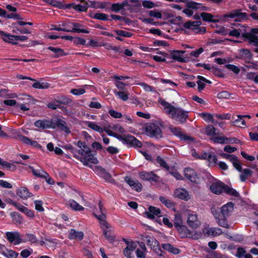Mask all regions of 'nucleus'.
<instances>
[{
  "label": "nucleus",
  "mask_w": 258,
  "mask_h": 258,
  "mask_svg": "<svg viewBox=\"0 0 258 258\" xmlns=\"http://www.w3.org/2000/svg\"><path fill=\"white\" fill-rule=\"evenodd\" d=\"M77 146L79 149L75 152L74 157L80 160L84 165L91 167L90 164H96L98 163L95 154L92 153L90 148L85 142L79 141L77 142Z\"/></svg>",
  "instance_id": "obj_1"
},
{
  "label": "nucleus",
  "mask_w": 258,
  "mask_h": 258,
  "mask_svg": "<svg viewBox=\"0 0 258 258\" xmlns=\"http://www.w3.org/2000/svg\"><path fill=\"white\" fill-rule=\"evenodd\" d=\"M163 107L165 112L172 119L179 123L184 122L188 117V111H185L180 107H176L163 100L159 101Z\"/></svg>",
  "instance_id": "obj_2"
},
{
  "label": "nucleus",
  "mask_w": 258,
  "mask_h": 258,
  "mask_svg": "<svg viewBox=\"0 0 258 258\" xmlns=\"http://www.w3.org/2000/svg\"><path fill=\"white\" fill-rule=\"evenodd\" d=\"M99 211H94L93 215L99 220L101 228L103 231L106 238L108 239H112V236L110 234L111 226L106 221V210L103 208L101 202L99 204Z\"/></svg>",
  "instance_id": "obj_3"
},
{
  "label": "nucleus",
  "mask_w": 258,
  "mask_h": 258,
  "mask_svg": "<svg viewBox=\"0 0 258 258\" xmlns=\"http://www.w3.org/2000/svg\"><path fill=\"white\" fill-rule=\"evenodd\" d=\"M201 21H188L183 24V27L188 30V32L193 34H203L206 32L205 27L201 25Z\"/></svg>",
  "instance_id": "obj_4"
},
{
  "label": "nucleus",
  "mask_w": 258,
  "mask_h": 258,
  "mask_svg": "<svg viewBox=\"0 0 258 258\" xmlns=\"http://www.w3.org/2000/svg\"><path fill=\"white\" fill-rule=\"evenodd\" d=\"M105 131L109 136L114 137L119 140L123 141L126 144L139 147L142 146V143L133 136L128 135L122 136L111 131L106 130Z\"/></svg>",
  "instance_id": "obj_5"
},
{
  "label": "nucleus",
  "mask_w": 258,
  "mask_h": 258,
  "mask_svg": "<svg viewBox=\"0 0 258 258\" xmlns=\"http://www.w3.org/2000/svg\"><path fill=\"white\" fill-rule=\"evenodd\" d=\"M181 238H190L198 239L202 236L201 232L191 231L186 226L181 225L176 228Z\"/></svg>",
  "instance_id": "obj_6"
},
{
  "label": "nucleus",
  "mask_w": 258,
  "mask_h": 258,
  "mask_svg": "<svg viewBox=\"0 0 258 258\" xmlns=\"http://www.w3.org/2000/svg\"><path fill=\"white\" fill-rule=\"evenodd\" d=\"M6 237L10 243L15 245L20 244L22 241L21 234L18 231L7 232Z\"/></svg>",
  "instance_id": "obj_7"
},
{
  "label": "nucleus",
  "mask_w": 258,
  "mask_h": 258,
  "mask_svg": "<svg viewBox=\"0 0 258 258\" xmlns=\"http://www.w3.org/2000/svg\"><path fill=\"white\" fill-rule=\"evenodd\" d=\"M225 185L220 181L214 179L210 185V189L213 193L219 195L224 192Z\"/></svg>",
  "instance_id": "obj_8"
},
{
  "label": "nucleus",
  "mask_w": 258,
  "mask_h": 258,
  "mask_svg": "<svg viewBox=\"0 0 258 258\" xmlns=\"http://www.w3.org/2000/svg\"><path fill=\"white\" fill-rule=\"evenodd\" d=\"M187 224L192 229H197L201 226V222L197 214L191 213L187 217Z\"/></svg>",
  "instance_id": "obj_9"
},
{
  "label": "nucleus",
  "mask_w": 258,
  "mask_h": 258,
  "mask_svg": "<svg viewBox=\"0 0 258 258\" xmlns=\"http://www.w3.org/2000/svg\"><path fill=\"white\" fill-rule=\"evenodd\" d=\"M199 159L207 160L210 166H215L217 164V156L211 153H202Z\"/></svg>",
  "instance_id": "obj_10"
},
{
  "label": "nucleus",
  "mask_w": 258,
  "mask_h": 258,
  "mask_svg": "<svg viewBox=\"0 0 258 258\" xmlns=\"http://www.w3.org/2000/svg\"><path fill=\"white\" fill-rule=\"evenodd\" d=\"M147 131L151 136L160 138L162 136V131L160 127L155 123H151L147 127Z\"/></svg>",
  "instance_id": "obj_11"
},
{
  "label": "nucleus",
  "mask_w": 258,
  "mask_h": 258,
  "mask_svg": "<svg viewBox=\"0 0 258 258\" xmlns=\"http://www.w3.org/2000/svg\"><path fill=\"white\" fill-rule=\"evenodd\" d=\"M146 216L150 219H153L155 217H160L162 216L161 210L155 207L150 206L148 211L145 212Z\"/></svg>",
  "instance_id": "obj_12"
},
{
  "label": "nucleus",
  "mask_w": 258,
  "mask_h": 258,
  "mask_svg": "<svg viewBox=\"0 0 258 258\" xmlns=\"http://www.w3.org/2000/svg\"><path fill=\"white\" fill-rule=\"evenodd\" d=\"M53 126H54L53 128L58 127L66 133L69 134L71 133V130L67 126L66 122L60 118L53 119Z\"/></svg>",
  "instance_id": "obj_13"
},
{
  "label": "nucleus",
  "mask_w": 258,
  "mask_h": 258,
  "mask_svg": "<svg viewBox=\"0 0 258 258\" xmlns=\"http://www.w3.org/2000/svg\"><path fill=\"white\" fill-rule=\"evenodd\" d=\"M203 233L208 236H217L221 235L223 232L219 228L209 227V226H205L203 229Z\"/></svg>",
  "instance_id": "obj_14"
},
{
  "label": "nucleus",
  "mask_w": 258,
  "mask_h": 258,
  "mask_svg": "<svg viewBox=\"0 0 258 258\" xmlns=\"http://www.w3.org/2000/svg\"><path fill=\"white\" fill-rule=\"evenodd\" d=\"M184 174L185 176L190 181L194 183L199 182V176L194 169L190 168H186L184 170Z\"/></svg>",
  "instance_id": "obj_15"
},
{
  "label": "nucleus",
  "mask_w": 258,
  "mask_h": 258,
  "mask_svg": "<svg viewBox=\"0 0 258 258\" xmlns=\"http://www.w3.org/2000/svg\"><path fill=\"white\" fill-rule=\"evenodd\" d=\"M139 176L144 180L157 181L159 179V177L153 171H141L139 173Z\"/></svg>",
  "instance_id": "obj_16"
},
{
  "label": "nucleus",
  "mask_w": 258,
  "mask_h": 258,
  "mask_svg": "<svg viewBox=\"0 0 258 258\" xmlns=\"http://www.w3.org/2000/svg\"><path fill=\"white\" fill-rule=\"evenodd\" d=\"M34 125L38 128H54L53 126V119L48 120L46 119L38 120L34 122Z\"/></svg>",
  "instance_id": "obj_17"
},
{
  "label": "nucleus",
  "mask_w": 258,
  "mask_h": 258,
  "mask_svg": "<svg viewBox=\"0 0 258 258\" xmlns=\"http://www.w3.org/2000/svg\"><path fill=\"white\" fill-rule=\"evenodd\" d=\"M170 129L172 133H173L175 136L179 137L181 140L185 141L193 140V139L191 137H189L183 133L181 129L179 127H170Z\"/></svg>",
  "instance_id": "obj_18"
},
{
  "label": "nucleus",
  "mask_w": 258,
  "mask_h": 258,
  "mask_svg": "<svg viewBox=\"0 0 258 258\" xmlns=\"http://www.w3.org/2000/svg\"><path fill=\"white\" fill-rule=\"evenodd\" d=\"M248 38L249 41L255 46H258V28H253L250 33L245 35Z\"/></svg>",
  "instance_id": "obj_19"
},
{
  "label": "nucleus",
  "mask_w": 258,
  "mask_h": 258,
  "mask_svg": "<svg viewBox=\"0 0 258 258\" xmlns=\"http://www.w3.org/2000/svg\"><path fill=\"white\" fill-rule=\"evenodd\" d=\"M174 195L175 197L185 201H188L190 199L188 192L182 188L176 189Z\"/></svg>",
  "instance_id": "obj_20"
},
{
  "label": "nucleus",
  "mask_w": 258,
  "mask_h": 258,
  "mask_svg": "<svg viewBox=\"0 0 258 258\" xmlns=\"http://www.w3.org/2000/svg\"><path fill=\"white\" fill-rule=\"evenodd\" d=\"M125 242L127 245L123 250V254L126 257L131 258L133 252L137 248V244L133 242L125 241Z\"/></svg>",
  "instance_id": "obj_21"
},
{
  "label": "nucleus",
  "mask_w": 258,
  "mask_h": 258,
  "mask_svg": "<svg viewBox=\"0 0 258 258\" xmlns=\"http://www.w3.org/2000/svg\"><path fill=\"white\" fill-rule=\"evenodd\" d=\"M17 139L27 145H30L35 148H40L41 146L35 141L31 140L29 138L23 135H18Z\"/></svg>",
  "instance_id": "obj_22"
},
{
  "label": "nucleus",
  "mask_w": 258,
  "mask_h": 258,
  "mask_svg": "<svg viewBox=\"0 0 258 258\" xmlns=\"http://www.w3.org/2000/svg\"><path fill=\"white\" fill-rule=\"evenodd\" d=\"M125 181L133 189H135L137 191L141 190L142 185L138 180H134L129 177H126L125 178Z\"/></svg>",
  "instance_id": "obj_23"
},
{
  "label": "nucleus",
  "mask_w": 258,
  "mask_h": 258,
  "mask_svg": "<svg viewBox=\"0 0 258 258\" xmlns=\"http://www.w3.org/2000/svg\"><path fill=\"white\" fill-rule=\"evenodd\" d=\"M81 25L78 23H71V26L70 28H67V29L68 31H67V32H75V33H89V31L81 29L80 27Z\"/></svg>",
  "instance_id": "obj_24"
},
{
  "label": "nucleus",
  "mask_w": 258,
  "mask_h": 258,
  "mask_svg": "<svg viewBox=\"0 0 258 258\" xmlns=\"http://www.w3.org/2000/svg\"><path fill=\"white\" fill-rule=\"evenodd\" d=\"M234 204L229 202L221 208V212L223 217L228 216L233 211Z\"/></svg>",
  "instance_id": "obj_25"
},
{
  "label": "nucleus",
  "mask_w": 258,
  "mask_h": 258,
  "mask_svg": "<svg viewBox=\"0 0 258 258\" xmlns=\"http://www.w3.org/2000/svg\"><path fill=\"white\" fill-rule=\"evenodd\" d=\"M225 18H236L235 20H237V19H244L246 17V14L244 13H241L240 10H234L228 14L225 15L224 16Z\"/></svg>",
  "instance_id": "obj_26"
},
{
  "label": "nucleus",
  "mask_w": 258,
  "mask_h": 258,
  "mask_svg": "<svg viewBox=\"0 0 258 258\" xmlns=\"http://www.w3.org/2000/svg\"><path fill=\"white\" fill-rule=\"evenodd\" d=\"M185 52L184 50H174L171 52V57L179 62L185 61L183 54Z\"/></svg>",
  "instance_id": "obj_27"
},
{
  "label": "nucleus",
  "mask_w": 258,
  "mask_h": 258,
  "mask_svg": "<svg viewBox=\"0 0 258 258\" xmlns=\"http://www.w3.org/2000/svg\"><path fill=\"white\" fill-rule=\"evenodd\" d=\"M68 237L70 239L82 240L84 238V233L82 231H78L74 229H72L69 232Z\"/></svg>",
  "instance_id": "obj_28"
},
{
  "label": "nucleus",
  "mask_w": 258,
  "mask_h": 258,
  "mask_svg": "<svg viewBox=\"0 0 258 258\" xmlns=\"http://www.w3.org/2000/svg\"><path fill=\"white\" fill-rule=\"evenodd\" d=\"M200 17L204 21L209 22H219L218 17L213 16L212 14L206 12H203L200 14Z\"/></svg>",
  "instance_id": "obj_29"
},
{
  "label": "nucleus",
  "mask_w": 258,
  "mask_h": 258,
  "mask_svg": "<svg viewBox=\"0 0 258 258\" xmlns=\"http://www.w3.org/2000/svg\"><path fill=\"white\" fill-rule=\"evenodd\" d=\"M211 140L214 143L223 144L228 143H233L236 140V139H228L225 137H214L211 139Z\"/></svg>",
  "instance_id": "obj_30"
},
{
  "label": "nucleus",
  "mask_w": 258,
  "mask_h": 258,
  "mask_svg": "<svg viewBox=\"0 0 258 258\" xmlns=\"http://www.w3.org/2000/svg\"><path fill=\"white\" fill-rule=\"evenodd\" d=\"M161 247L164 250L174 254H177L180 252L179 249L174 247L172 245L168 243L162 244Z\"/></svg>",
  "instance_id": "obj_31"
},
{
  "label": "nucleus",
  "mask_w": 258,
  "mask_h": 258,
  "mask_svg": "<svg viewBox=\"0 0 258 258\" xmlns=\"http://www.w3.org/2000/svg\"><path fill=\"white\" fill-rule=\"evenodd\" d=\"M2 39L6 42L11 43L13 45H16L18 44L17 35H11L5 33L4 36L2 37Z\"/></svg>",
  "instance_id": "obj_32"
},
{
  "label": "nucleus",
  "mask_w": 258,
  "mask_h": 258,
  "mask_svg": "<svg viewBox=\"0 0 258 258\" xmlns=\"http://www.w3.org/2000/svg\"><path fill=\"white\" fill-rule=\"evenodd\" d=\"M27 242L36 243L37 242V239L35 235L32 233H26L24 235V238H22V243Z\"/></svg>",
  "instance_id": "obj_33"
},
{
  "label": "nucleus",
  "mask_w": 258,
  "mask_h": 258,
  "mask_svg": "<svg viewBox=\"0 0 258 258\" xmlns=\"http://www.w3.org/2000/svg\"><path fill=\"white\" fill-rule=\"evenodd\" d=\"M17 195L19 197L26 199L30 197L31 193L29 192L27 188L21 187L17 190Z\"/></svg>",
  "instance_id": "obj_34"
},
{
  "label": "nucleus",
  "mask_w": 258,
  "mask_h": 258,
  "mask_svg": "<svg viewBox=\"0 0 258 258\" xmlns=\"http://www.w3.org/2000/svg\"><path fill=\"white\" fill-rule=\"evenodd\" d=\"M243 31L244 30L242 28L234 29L229 32V35L231 36L238 37L241 34L243 37H246L248 39V38L245 35L249 33H243Z\"/></svg>",
  "instance_id": "obj_35"
},
{
  "label": "nucleus",
  "mask_w": 258,
  "mask_h": 258,
  "mask_svg": "<svg viewBox=\"0 0 258 258\" xmlns=\"http://www.w3.org/2000/svg\"><path fill=\"white\" fill-rule=\"evenodd\" d=\"M29 168L31 169L33 174L35 176L41 178H46L48 177V173L42 170H36L33 167L29 166Z\"/></svg>",
  "instance_id": "obj_36"
},
{
  "label": "nucleus",
  "mask_w": 258,
  "mask_h": 258,
  "mask_svg": "<svg viewBox=\"0 0 258 258\" xmlns=\"http://www.w3.org/2000/svg\"><path fill=\"white\" fill-rule=\"evenodd\" d=\"M237 118L232 122V124L237 127H242L246 126L245 121L241 115H237Z\"/></svg>",
  "instance_id": "obj_37"
},
{
  "label": "nucleus",
  "mask_w": 258,
  "mask_h": 258,
  "mask_svg": "<svg viewBox=\"0 0 258 258\" xmlns=\"http://www.w3.org/2000/svg\"><path fill=\"white\" fill-rule=\"evenodd\" d=\"M86 125L95 131L99 133H102L103 132V129L101 126L98 125L96 122L93 121H87Z\"/></svg>",
  "instance_id": "obj_38"
},
{
  "label": "nucleus",
  "mask_w": 258,
  "mask_h": 258,
  "mask_svg": "<svg viewBox=\"0 0 258 258\" xmlns=\"http://www.w3.org/2000/svg\"><path fill=\"white\" fill-rule=\"evenodd\" d=\"M186 6L188 8L195 10L200 9L204 10V8H205V7H204L202 4L198 3L193 1H189L187 2Z\"/></svg>",
  "instance_id": "obj_39"
},
{
  "label": "nucleus",
  "mask_w": 258,
  "mask_h": 258,
  "mask_svg": "<svg viewBox=\"0 0 258 258\" xmlns=\"http://www.w3.org/2000/svg\"><path fill=\"white\" fill-rule=\"evenodd\" d=\"M48 49L54 53V57H58L65 55L63 50L58 47L49 46Z\"/></svg>",
  "instance_id": "obj_40"
},
{
  "label": "nucleus",
  "mask_w": 258,
  "mask_h": 258,
  "mask_svg": "<svg viewBox=\"0 0 258 258\" xmlns=\"http://www.w3.org/2000/svg\"><path fill=\"white\" fill-rule=\"evenodd\" d=\"M198 78L200 79L199 81L197 82L198 84V89L199 91H201L204 89V88L205 87V84L204 82H207L208 83H210V81L206 80L205 78L201 77V76H198Z\"/></svg>",
  "instance_id": "obj_41"
},
{
  "label": "nucleus",
  "mask_w": 258,
  "mask_h": 258,
  "mask_svg": "<svg viewBox=\"0 0 258 258\" xmlns=\"http://www.w3.org/2000/svg\"><path fill=\"white\" fill-rule=\"evenodd\" d=\"M69 204L70 207L75 211H82L84 210L83 207L79 205L77 202L74 200H70L69 201Z\"/></svg>",
  "instance_id": "obj_42"
},
{
  "label": "nucleus",
  "mask_w": 258,
  "mask_h": 258,
  "mask_svg": "<svg viewBox=\"0 0 258 258\" xmlns=\"http://www.w3.org/2000/svg\"><path fill=\"white\" fill-rule=\"evenodd\" d=\"M89 86L88 85H85L83 88L78 89H73L71 90V93L75 95H80L85 93V88Z\"/></svg>",
  "instance_id": "obj_43"
},
{
  "label": "nucleus",
  "mask_w": 258,
  "mask_h": 258,
  "mask_svg": "<svg viewBox=\"0 0 258 258\" xmlns=\"http://www.w3.org/2000/svg\"><path fill=\"white\" fill-rule=\"evenodd\" d=\"M240 175V180L242 181H244L248 177L251 175V171L249 169H244Z\"/></svg>",
  "instance_id": "obj_44"
},
{
  "label": "nucleus",
  "mask_w": 258,
  "mask_h": 258,
  "mask_svg": "<svg viewBox=\"0 0 258 258\" xmlns=\"http://www.w3.org/2000/svg\"><path fill=\"white\" fill-rule=\"evenodd\" d=\"M50 85L46 82H36L32 85V87L35 89H47L49 88Z\"/></svg>",
  "instance_id": "obj_45"
},
{
  "label": "nucleus",
  "mask_w": 258,
  "mask_h": 258,
  "mask_svg": "<svg viewBox=\"0 0 258 258\" xmlns=\"http://www.w3.org/2000/svg\"><path fill=\"white\" fill-rule=\"evenodd\" d=\"M11 216L13 220L17 224H21L23 222L22 217L17 212H12L11 213Z\"/></svg>",
  "instance_id": "obj_46"
},
{
  "label": "nucleus",
  "mask_w": 258,
  "mask_h": 258,
  "mask_svg": "<svg viewBox=\"0 0 258 258\" xmlns=\"http://www.w3.org/2000/svg\"><path fill=\"white\" fill-rule=\"evenodd\" d=\"M160 202L165 205L168 208H172L174 206L173 203L169 200L167 199L165 197L160 196L159 197Z\"/></svg>",
  "instance_id": "obj_47"
},
{
  "label": "nucleus",
  "mask_w": 258,
  "mask_h": 258,
  "mask_svg": "<svg viewBox=\"0 0 258 258\" xmlns=\"http://www.w3.org/2000/svg\"><path fill=\"white\" fill-rule=\"evenodd\" d=\"M224 192H225L229 195L237 197L238 196V193L234 189L229 187L227 185H225Z\"/></svg>",
  "instance_id": "obj_48"
},
{
  "label": "nucleus",
  "mask_w": 258,
  "mask_h": 258,
  "mask_svg": "<svg viewBox=\"0 0 258 258\" xmlns=\"http://www.w3.org/2000/svg\"><path fill=\"white\" fill-rule=\"evenodd\" d=\"M10 204L14 206L19 211L23 213L26 210V207H24L20 203H18L15 201L11 200L9 202Z\"/></svg>",
  "instance_id": "obj_49"
},
{
  "label": "nucleus",
  "mask_w": 258,
  "mask_h": 258,
  "mask_svg": "<svg viewBox=\"0 0 258 258\" xmlns=\"http://www.w3.org/2000/svg\"><path fill=\"white\" fill-rule=\"evenodd\" d=\"M33 253V249L31 248L22 250L20 252V255L22 258H27Z\"/></svg>",
  "instance_id": "obj_50"
},
{
  "label": "nucleus",
  "mask_w": 258,
  "mask_h": 258,
  "mask_svg": "<svg viewBox=\"0 0 258 258\" xmlns=\"http://www.w3.org/2000/svg\"><path fill=\"white\" fill-rule=\"evenodd\" d=\"M124 6H125V5L123 3L113 4L111 6V9L112 11L117 12L121 10H122L124 8Z\"/></svg>",
  "instance_id": "obj_51"
},
{
  "label": "nucleus",
  "mask_w": 258,
  "mask_h": 258,
  "mask_svg": "<svg viewBox=\"0 0 258 258\" xmlns=\"http://www.w3.org/2000/svg\"><path fill=\"white\" fill-rule=\"evenodd\" d=\"M157 162L163 168L166 170H169V167L164 159L160 156L157 157L156 159Z\"/></svg>",
  "instance_id": "obj_52"
},
{
  "label": "nucleus",
  "mask_w": 258,
  "mask_h": 258,
  "mask_svg": "<svg viewBox=\"0 0 258 258\" xmlns=\"http://www.w3.org/2000/svg\"><path fill=\"white\" fill-rule=\"evenodd\" d=\"M114 94L118 97V98L123 101H126L128 99V94L123 91H114Z\"/></svg>",
  "instance_id": "obj_53"
},
{
  "label": "nucleus",
  "mask_w": 258,
  "mask_h": 258,
  "mask_svg": "<svg viewBox=\"0 0 258 258\" xmlns=\"http://www.w3.org/2000/svg\"><path fill=\"white\" fill-rule=\"evenodd\" d=\"M217 130L212 125H209L206 128V133L209 136H214L217 134L216 132Z\"/></svg>",
  "instance_id": "obj_54"
},
{
  "label": "nucleus",
  "mask_w": 258,
  "mask_h": 258,
  "mask_svg": "<svg viewBox=\"0 0 258 258\" xmlns=\"http://www.w3.org/2000/svg\"><path fill=\"white\" fill-rule=\"evenodd\" d=\"M4 255L7 258H17L19 253L14 250H8L4 253Z\"/></svg>",
  "instance_id": "obj_55"
},
{
  "label": "nucleus",
  "mask_w": 258,
  "mask_h": 258,
  "mask_svg": "<svg viewBox=\"0 0 258 258\" xmlns=\"http://www.w3.org/2000/svg\"><path fill=\"white\" fill-rule=\"evenodd\" d=\"M19 32L20 34H30L31 33V31L29 29L24 28V29H19L17 27H15L14 29H13L12 32L14 33H17Z\"/></svg>",
  "instance_id": "obj_56"
},
{
  "label": "nucleus",
  "mask_w": 258,
  "mask_h": 258,
  "mask_svg": "<svg viewBox=\"0 0 258 258\" xmlns=\"http://www.w3.org/2000/svg\"><path fill=\"white\" fill-rule=\"evenodd\" d=\"M0 16L8 18H17L18 15L17 14H11L10 15H7V12L5 10L0 8Z\"/></svg>",
  "instance_id": "obj_57"
},
{
  "label": "nucleus",
  "mask_w": 258,
  "mask_h": 258,
  "mask_svg": "<svg viewBox=\"0 0 258 258\" xmlns=\"http://www.w3.org/2000/svg\"><path fill=\"white\" fill-rule=\"evenodd\" d=\"M201 117L206 121L213 122L214 118L211 114L207 113H203L201 114Z\"/></svg>",
  "instance_id": "obj_58"
},
{
  "label": "nucleus",
  "mask_w": 258,
  "mask_h": 258,
  "mask_svg": "<svg viewBox=\"0 0 258 258\" xmlns=\"http://www.w3.org/2000/svg\"><path fill=\"white\" fill-rule=\"evenodd\" d=\"M115 32L118 35L122 37H131L132 36V33L127 31H125L123 30H115Z\"/></svg>",
  "instance_id": "obj_59"
},
{
  "label": "nucleus",
  "mask_w": 258,
  "mask_h": 258,
  "mask_svg": "<svg viewBox=\"0 0 258 258\" xmlns=\"http://www.w3.org/2000/svg\"><path fill=\"white\" fill-rule=\"evenodd\" d=\"M108 113L111 117L114 118H120L122 116L121 113L117 112L112 109H110L108 111Z\"/></svg>",
  "instance_id": "obj_60"
},
{
  "label": "nucleus",
  "mask_w": 258,
  "mask_h": 258,
  "mask_svg": "<svg viewBox=\"0 0 258 258\" xmlns=\"http://www.w3.org/2000/svg\"><path fill=\"white\" fill-rule=\"evenodd\" d=\"M94 18L97 20L106 21L108 19V16L103 13H96L94 15Z\"/></svg>",
  "instance_id": "obj_61"
},
{
  "label": "nucleus",
  "mask_w": 258,
  "mask_h": 258,
  "mask_svg": "<svg viewBox=\"0 0 258 258\" xmlns=\"http://www.w3.org/2000/svg\"><path fill=\"white\" fill-rule=\"evenodd\" d=\"M149 15L151 17H155L157 19L162 18V14L160 12L156 10H152L149 12Z\"/></svg>",
  "instance_id": "obj_62"
},
{
  "label": "nucleus",
  "mask_w": 258,
  "mask_h": 258,
  "mask_svg": "<svg viewBox=\"0 0 258 258\" xmlns=\"http://www.w3.org/2000/svg\"><path fill=\"white\" fill-rule=\"evenodd\" d=\"M174 225L176 228L182 225V221L180 215H176L174 219Z\"/></svg>",
  "instance_id": "obj_63"
},
{
  "label": "nucleus",
  "mask_w": 258,
  "mask_h": 258,
  "mask_svg": "<svg viewBox=\"0 0 258 258\" xmlns=\"http://www.w3.org/2000/svg\"><path fill=\"white\" fill-rule=\"evenodd\" d=\"M35 208L36 210L39 212H42L44 211V208L42 207V202L39 200H36L34 201Z\"/></svg>",
  "instance_id": "obj_64"
}]
</instances>
